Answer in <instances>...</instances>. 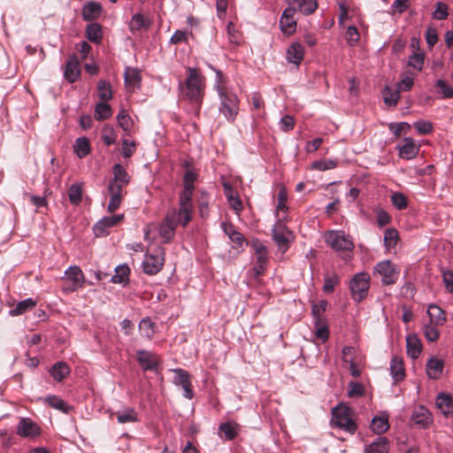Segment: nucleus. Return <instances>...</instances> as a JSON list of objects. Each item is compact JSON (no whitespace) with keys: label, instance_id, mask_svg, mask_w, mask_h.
Segmentation results:
<instances>
[{"label":"nucleus","instance_id":"obj_43","mask_svg":"<svg viewBox=\"0 0 453 453\" xmlns=\"http://www.w3.org/2000/svg\"><path fill=\"white\" fill-rule=\"evenodd\" d=\"M36 305V303L32 298H27L19 302L16 306L10 311L12 316H19L29 310H32Z\"/></svg>","mask_w":453,"mask_h":453},{"label":"nucleus","instance_id":"obj_46","mask_svg":"<svg viewBox=\"0 0 453 453\" xmlns=\"http://www.w3.org/2000/svg\"><path fill=\"white\" fill-rule=\"evenodd\" d=\"M112 114L111 106L106 102L96 104L95 108V118L97 120H104L109 119Z\"/></svg>","mask_w":453,"mask_h":453},{"label":"nucleus","instance_id":"obj_33","mask_svg":"<svg viewBox=\"0 0 453 453\" xmlns=\"http://www.w3.org/2000/svg\"><path fill=\"white\" fill-rule=\"evenodd\" d=\"M289 4H294L298 7L300 12L304 15H310L313 13L318 8V3L316 0H287Z\"/></svg>","mask_w":453,"mask_h":453},{"label":"nucleus","instance_id":"obj_12","mask_svg":"<svg viewBox=\"0 0 453 453\" xmlns=\"http://www.w3.org/2000/svg\"><path fill=\"white\" fill-rule=\"evenodd\" d=\"M374 273L381 277V282L384 285H392L397 280L398 273L390 260H383L378 263L374 267Z\"/></svg>","mask_w":453,"mask_h":453},{"label":"nucleus","instance_id":"obj_22","mask_svg":"<svg viewBox=\"0 0 453 453\" xmlns=\"http://www.w3.org/2000/svg\"><path fill=\"white\" fill-rule=\"evenodd\" d=\"M411 418L415 424L422 427H427L432 422L429 411L423 405H419L414 409Z\"/></svg>","mask_w":453,"mask_h":453},{"label":"nucleus","instance_id":"obj_15","mask_svg":"<svg viewBox=\"0 0 453 453\" xmlns=\"http://www.w3.org/2000/svg\"><path fill=\"white\" fill-rule=\"evenodd\" d=\"M41 433L38 425L29 418H22L17 425V434L25 438H35Z\"/></svg>","mask_w":453,"mask_h":453},{"label":"nucleus","instance_id":"obj_27","mask_svg":"<svg viewBox=\"0 0 453 453\" xmlns=\"http://www.w3.org/2000/svg\"><path fill=\"white\" fill-rule=\"evenodd\" d=\"M108 191L111 198L107 209L110 212H113L120 206L122 188L115 184H109Z\"/></svg>","mask_w":453,"mask_h":453},{"label":"nucleus","instance_id":"obj_13","mask_svg":"<svg viewBox=\"0 0 453 453\" xmlns=\"http://www.w3.org/2000/svg\"><path fill=\"white\" fill-rule=\"evenodd\" d=\"M174 378L173 384L175 386L180 387L183 389V396L188 400L192 399L194 396V393L192 390V384L190 380L189 373L180 368L174 369Z\"/></svg>","mask_w":453,"mask_h":453},{"label":"nucleus","instance_id":"obj_16","mask_svg":"<svg viewBox=\"0 0 453 453\" xmlns=\"http://www.w3.org/2000/svg\"><path fill=\"white\" fill-rule=\"evenodd\" d=\"M296 12L295 7H288L283 11L280 19V27L283 34L291 35L296 29V20L294 15Z\"/></svg>","mask_w":453,"mask_h":453},{"label":"nucleus","instance_id":"obj_55","mask_svg":"<svg viewBox=\"0 0 453 453\" xmlns=\"http://www.w3.org/2000/svg\"><path fill=\"white\" fill-rule=\"evenodd\" d=\"M391 202L398 210H404L408 205L407 197L401 192L393 193L391 196Z\"/></svg>","mask_w":453,"mask_h":453},{"label":"nucleus","instance_id":"obj_54","mask_svg":"<svg viewBox=\"0 0 453 453\" xmlns=\"http://www.w3.org/2000/svg\"><path fill=\"white\" fill-rule=\"evenodd\" d=\"M411 128V125L407 122L390 123L388 125V129L390 132H392L397 137H400L402 134H407Z\"/></svg>","mask_w":453,"mask_h":453},{"label":"nucleus","instance_id":"obj_17","mask_svg":"<svg viewBox=\"0 0 453 453\" xmlns=\"http://www.w3.org/2000/svg\"><path fill=\"white\" fill-rule=\"evenodd\" d=\"M399 157L407 160L414 158L419 152V145L411 137H405L403 144L397 145Z\"/></svg>","mask_w":453,"mask_h":453},{"label":"nucleus","instance_id":"obj_28","mask_svg":"<svg viewBox=\"0 0 453 453\" xmlns=\"http://www.w3.org/2000/svg\"><path fill=\"white\" fill-rule=\"evenodd\" d=\"M407 354L412 359H416L421 353L422 344L416 334L408 335L406 338Z\"/></svg>","mask_w":453,"mask_h":453},{"label":"nucleus","instance_id":"obj_21","mask_svg":"<svg viewBox=\"0 0 453 453\" xmlns=\"http://www.w3.org/2000/svg\"><path fill=\"white\" fill-rule=\"evenodd\" d=\"M122 219L123 215L104 217L102 219L97 221V223L94 226V231L96 234L97 236L104 234L107 228L117 225Z\"/></svg>","mask_w":453,"mask_h":453},{"label":"nucleus","instance_id":"obj_19","mask_svg":"<svg viewBox=\"0 0 453 453\" xmlns=\"http://www.w3.org/2000/svg\"><path fill=\"white\" fill-rule=\"evenodd\" d=\"M177 226L178 225L174 223L168 215H165L159 226V234L163 239V242L167 243L171 242V240L174 237Z\"/></svg>","mask_w":453,"mask_h":453},{"label":"nucleus","instance_id":"obj_39","mask_svg":"<svg viewBox=\"0 0 453 453\" xmlns=\"http://www.w3.org/2000/svg\"><path fill=\"white\" fill-rule=\"evenodd\" d=\"M115 414L119 424L134 423L138 420L137 412L131 407L119 411Z\"/></svg>","mask_w":453,"mask_h":453},{"label":"nucleus","instance_id":"obj_1","mask_svg":"<svg viewBox=\"0 0 453 453\" xmlns=\"http://www.w3.org/2000/svg\"><path fill=\"white\" fill-rule=\"evenodd\" d=\"M188 76L184 82H180L182 97L193 104L198 112L204 96L205 80L196 68H188Z\"/></svg>","mask_w":453,"mask_h":453},{"label":"nucleus","instance_id":"obj_45","mask_svg":"<svg viewBox=\"0 0 453 453\" xmlns=\"http://www.w3.org/2000/svg\"><path fill=\"white\" fill-rule=\"evenodd\" d=\"M314 326H315V337L318 340H320L321 342H326L329 337V330L328 326L326 321L324 320H314Z\"/></svg>","mask_w":453,"mask_h":453},{"label":"nucleus","instance_id":"obj_58","mask_svg":"<svg viewBox=\"0 0 453 453\" xmlns=\"http://www.w3.org/2000/svg\"><path fill=\"white\" fill-rule=\"evenodd\" d=\"M424 334L428 342H433L439 339L440 332L434 324L430 323L424 326Z\"/></svg>","mask_w":453,"mask_h":453},{"label":"nucleus","instance_id":"obj_40","mask_svg":"<svg viewBox=\"0 0 453 453\" xmlns=\"http://www.w3.org/2000/svg\"><path fill=\"white\" fill-rule=\"evenodd\" d=\"M50 372L56 380L61 381L70 373V368L65 362H57Z\"/></svg>","mask_w":453,"mask_h":453},{"label":"nucleus","instance_id":"obj_25","mask_svg":"<svg viewBox=\"0 0 453 453\" xmlns=\"http://www.w3.org/2000/svg\"><path fill=\"white\" fill-rule=\"evenodd\" d=\"M390 373L395 382L401 381L405 377L403 360L402 357L395 356L390 362Z\"/></svg>","mask_w":453,"mask_h":453},{"label":"nucleus","instance_id":"obj_48","mask_svg":"<svg viewBox=\"0 0 453 453\" xmlns=\"http://www.w3.org/2000/svg\"><path fill=\"white\" fill-rule=\"evenodd\" d=\"M399 239L398 232L395 228H388L384 233V245L387 249L394 248Z\"/></svg>","mask_w":453,"mask_h":453},{"label":"nucleus","instance_id":"obj_60","mask_svg":"<svg viewBox=\"0 0 453 453\" xmlns=\"http://www.w3.org/2000/svg\"><path fill=\"white\" fill-rule=\"evenodd\" d=\"M448 6L446 4L438 2L436 4V8L433 12V17L438 20L446 19L448 17Z\"/></svg>","mask_w":453,"mask_h":453},{"label":"nucleus","instance_id":"obj_30","mask_svg":"<svg viewBox=\"0 0 453 453\" xmlns=\"http://www.w3.org/2000/svg\"><path fill=\"white\" fill-rule=\"evenodd\" d=\"M303 58V47L299 42H293L287 50V60L289 63L299 65Z\"/></svg>","mask_w":453,"mask_h":453},{"label":"nucleus","instance_id":"obj_61","mask_svg":"<svg viewBox=\"0 0 453 453\" xmlns=\"http://www.w3.org/2000/svg\"><path fill=\"white\" fill-rule=\"evenodd\" d=\"M360 35L355 26H349L346 31V40L349 45H355L359 41Z\"/></svg>","mask_w":453,"mask_h":453},{"label":"nucleus","instance_id":"obj_3","mask_svg":"<svg viewBox=\"0 0 453 453\" xmlns=\"http://www.w3.org/2000/svg\"><path fill=\"white\" fill-rule=\"evenodd\" d=\"M168 215L174 223L185 227L192 219L193 203L192 199L187 197H179V209H173L167 211Z\"/></svg>","mask_w":453,"mask_h":453},{"label":"nucleus","instance_id":"obj_6","mask_svg":"<svg viewBox=\"0 0 453 453\" xmlns=\"http://www.w3.org/2000/svg\"><path fill=\"white\" fill-rule=\"evenodd\" d=\"M325 242L335 251H351L354 248L350 237L342 231H328L325 234Z\"/></svg>","mask_w":453,"mask_h":453},{"label":"nucleus","instance_id":"obj_49","mask_svg":"<svg viewBox=\"0 0 453 453\" xmlns=\"http://www.w3.org/2000/svg\"><path fill=\"white\" fill-rule=\"evenodd\" d=\"M199 215L203 219L209 217V196L206 192H202L197 200Z\"/></svg>","mask_w":453,"mask_h":453},{"label":"nucleus","instance_id":"obj_2","mask_svg":"<svg viewBox=\"0 0 453 453\" xmlns=\"http://www.w3.org/2000/svg\"><path fill=\"white\" fill-rule=\"evenodd\" d=\"M216 84L215 89L219 97V111L229 122H234L239 112V99L236 94L228 89L227 88L220 85L222 79V73L216 71Z\"/></svg>","mask_w":453,"mask_h":453},{"label":"nucleus","instance_id":"obj_7","mask_svg":"<svg viewBox=\"0 0 453 453\" xmlns=\"http://www.w3.org/2000/svg\"><path fill=\"white\" fill-rule=\"evenodd\" d=\"M349 288L352 298L361 302L366 296L370 288V275L366 273H358L351 280Z\"/></svg>","mask_w":453,"mask_h":453},{"label":"nucleus","instance_id":"obj_24","mask_svg":"<svg viewBox=\"0 0 453 453\" xmlns=\"http://www.w3.org/2000/svg\"><path fill=\"white\" fill-rule=\"evenodd\" d=\"M113 178L109 184H115L121 188L129 182L130 177L124 167L119 164H115L112 167Z\"/></svg>","mask_w":453,"mask_h":453},{"label":"nucleus","instance_id":"obj_64","mask_svg":"<svg viewBox=\"0 0 453 453\" xmlns=\"http://www.w3.org/2000/svg\"><path fill=\"white\" fill-rule=\"evenodd\" d=\"M441 274L447 291L453 294V273L449 270H442Z\"/></svg>","mask_w":453,"mask_h":453},{"label":"nucleus","instance_id":"obj_63","mask_svg":"<svg viewBox=\"0 0 453 453\" xmlns=\"http://www.w3.org/2000/svg\"><path fill=\"white\" fill-rule=\"evenodd\" d=\"M436 88L439 92L443 95L444 98L453 97V88L442 80H438L436 82Z\"/></svg>","mask_w":453,"mask_h":453},{"label":"nucleus","instance_id":"obj_8","mask_svg":"<svg viewBox=\"0 0 453 453\" xmlns=\"http://www.w3.org/2000/svg\"><path fill=\"white\" fill-rule=\"evenodd\" d=\"M63 291L71 293L81 288L84 282V275L79 266L72 265L65 272L62 278Z\"/></svg>","mask_w":453,"mask_h":453},{"label":"nucleus","instance_id":"obj_57","mask_svg":"<svg viewBox=\"0 0 453 453\" xmlns=\"http://www.w3.org/2000/svg\"><path fill=\"white\" fill-rule=\"evenodd\" d=\"M116 134L112 127L105 126L103 128L102 139L106 145H111L116 142Z\"/></svg>","mask_w":453,"mask_h":453},{"label":"nucleus","instance_id":"obj_44","mask_svg":"<svg viewBox=\"0 0 453 453\" xmlns=\"http://www.w3.org/2000/svg\"><path fill=\"white\" fill-rule=\"evenodd\" d=\"M97 95L103 102H107L112 97V89L111 84L104 81L100 80L97 82Z\"/></svg>","mask_w":453,"mask_h":453},{"label":"nucleus","instance_id":"obj_32","mask_svg":"<svg viewBox=\"0 0 453 453\" xmlns=\"http://www.w3.org/2000/svg\"><path fill=\"white\" fill-rule=\"evenodd\" d=\"M126 86L129 88H139L141 82V74L138 69L127 67L124 73Z\"/></svg>","mask_w":453,"mask_h":453},{"label":"nucleus","instance_id":"obj_11","mask_svg":"<svg viewBox=\"0 0 453 453\" xmlns=\"http://www.w3.org/2000/svg\"><path fill=\"white\" fill-rule=\"evenodd\" d=\"M136 360L145 372H157L160 364V358L157 354L145 349L136 351Z\"/></svg>","mask_w":453,"mask_h":453},{"label":"nucleus","instance_id":"obj_38","mask_svg":"<svg viewBox=\"0 0 453 453\" xmlns=\"http://www.w3.org/2000/svg\"><path fill=\"white\" fill-rule=\"evenodd\" d=\"M130 269L127 265H120L115 268V273L111 281L118 284H126L129 280Z\"/></svg>","mask_w":453,"mask_h":453},{"label":"nucleus","instance_id":"obj_59","mask_svg":"<svg viewBox=\"0 0 453 453\" xmlns=\"http://www.w3.org/2000/svg\"><path fill=\"white\" fill-rule=\"evenodd\" d=\"M413 127L419 134H427L433 130V124L430 121L423 119L415 121Z\"/></svg>","mask_w":453,"mask_h":453},{"label":"nucleus","instance_id":"obj_35","mask_svg":"<svg viewBox=\"0 0 453 453\" xmlns=\"http://www.w3.org/2000/svg\"><path fill=\"white\" fill-rule=\"evenodd\" d=\"M389 428L388 416L383 414L376 416L372 419L371 429L377 434H381Z\"/></svg>","mask_w":453,"mask_h":453},{"label":"nucleus","instance_id":"obj_52","mask_svg":"<svg viewBox=\"0 0 453 453\" xmlns=\"http://www.w3.org/2000/svg\"><path fill=\"white\" fill-rule=\"evenodd\" d=\"M326 306L327 302L325 300H320L318 303L312 304L311 313L313 316V320L326 319L324 317V312L326 311Z\"/></svg>","mask_w":453,"mask_h":453},{"label":"nucleus","instance_id":"obj_10","mask_svg":"<svg viewBox=\"0 0 453 453\" xmlns=\"http://www.w3.org/2000/svg\"><path fill=\"white\" fill-rule=\"evenodd\" d=\"M292 238V233L286 225L279 219L273 229V239L282 252L287 251Z\"/></svg>","mask_w":453,"mask_h":453},{"label":"nucleus","instance_id":"obj_53","mask_svg":"<svg viewBox=\"0 0 453 453\" xmlns=\"http://www.w3.org/2000/svg\"><path fill=\"white\" fill-rule=\"evenodd\" d=\"M219 430L224 434L226 440H233L237 434L236 425L231 422L221 424L219 426Z\"/></svg>","mask_w":453,"mask_h":453},{"label":"nucleus","instance_id":"obj_37","mask_svg":"<svg viewBox=\"0 0 453 453\" xmlns=\"http://www.w3.org/2000/svg\"><path fill=\"white\" fill-rule=\"evenodd\" d=\"M73 149L79 158H84L90 153L89 140L87 137L77 138Z\"/></svg>","mask_w":453,"mask_h":453},{"label":"nucleus","instance_id":"obj_34","mask_svg":"<svg viewBox=\"0 0 453 453\" xmlns=\"http://www.w3.org/2000/svg\"><path fill=\"white\" fill-rule=\"evenodd\" d=\"M426 312L430 319L431 324L440 326L442 325L446 320L444 311L436 304H430Z\"/></svg>","mask_w":453,"mask_h":453},{"label":"nucleus","instance_id":"obj_4","mask_svg":"<svg viewBox=\"0 0 453 453\" xmlns=\"http://www.w3.org/2000/svg\"><path fill=\"white\" fill-rule=\"evenodd\" d=\"M350 411V409L345 406L335 407L332 411V422L334 426L353 434L357 430V425Z\"/></svg>","mask_w":453,"mask_h":453},{"label":"nucleus","instance_id":"obj_9","mask_svg":"<svg viewBox=\"0 0 453 453\" xmlns=\"http://www.w3.org/2000/svg\"><path fill=\"white\" fill-rule=\"evenodd\" d=\"M251 248L256 254V262L252 268L256 277L264 273V271L268 263V251L266 246L259 240H253Z\"/></svg>","mask_w":453,"mask_h":453},{"label":"nucleus","instance_id":"obj_23","mask_svg":"<svg viewBox=\"0 0 453 453\" xmlns=\"http://www.w3.org/2000/svg\"><path fill=\"white\" fill-rule=\"evenodd\" d=\"M435 404L444 416H453V402L449 394H439L436 397Z\"/></svg>","mask_w":453,"mask_h":453},{"label":"nucleus","instance_id":"obj_62","mask_svg":"<svg viewBox=\"0 0 453 453\" xmlns=\"http://www.w3.org/2000/svg\"><path fill=\"white\" fill-rule=\"evenodd\" d=\"M410 7V0H395L391 5L393 13L402 14Z\"/></svg>","mask_w":453,"mask_h":453},{"label":"nucleus","instance_id":"obj_5","mask_svg":"<svg viewBox=\"0 0 453 453\" xmlns=\"http://www.w3.org/2000/svg\"><path fill=\"white\" fill-rule=\"evenodd\" d=\"M165 263V250L162 247H157L151 253L144 256L142 262L143 272L149 275H155L159 273Z\"/></svg>","mask_w":453,"mask_h":453},{"label":"nucleus","instance_id":"obj_42","mask_svg":"<svg viewBox=\"0 0 453 453\" xmlns=\"http://www.w3.org/2000/svg\"><path fill=\"white\" fill-rule=\"evenodd\" d=\"M388 441L385 437H378V439L372 442L366 449L365 453H388Z\"/></svg>","mask_w":453,"mask_h":453},{"label":"nucleus","instance_id":"obj_47","mask_svg":"<svg viewBox=\"0 0 453 453\" xmlns=\"http://www.w3.org/2000/svg\"><path fill=\"white\" fill-rule=\"evenodd\" d=\"M155 324L149 319H142L139 323V330L142 336L151 339L155 334Z\"/></svg>","mask_w":453,"mask_h":453},{"label":"nucleus","instance_id":"obj_29","mask_svg":"<svg viewBox=\"0 0 453 453\" xmlns=\"http://www.w3.org/2000/svg\"><path fill=\"white\" fill-rule=\"evenodd\" d=\"M426 374L428 378L436 380L442 373L444 363L436 357H431L426 363Z\"/></svg>","mask_w":453,"mask_h":453},{"label":"nucleus","instance_id":"obj_36","mask_svg":"<svg viewBox=\"0 0 453 453\" xmlns=\"http://www.w3.org/2000/svg\"><path fill=\"white\" fill-rule=\"evenodd\" d=\"M87 38L94 43H101L103 39L102 26L98 23H90L86 27Z\"/></svg>","mask_w":453,"mask_h":453},{"label":"nucleus","instance_id":"obj_41","mask_svg":"<svg viewBox=\"0 0 453 453\" xmlns=\"http://www.w3.org/2000/svg\"><path fill=\"white\" fill-rule=\"evenodd\" d=\"M382 96L388 106H395L400 98V91L397 88H392L389 86H386L382 91Z\"/></svg>","mask_w":453,"mask_h":453},{"label":"nucleus","instance_id":"obj_18","mask_svg":"<svg viewBox=\"0 0 453 453\" xmlns=\"http://www.w3.org/2000/svg\"><path fill=\"white\" fill-rule=\"evenodd\" d=\"M64 75L65 80L70 83H73L79 79L81 75V69L80 61L76 55L71 56L67 60Z\"/></svg>","mask_w":453,"mask_h":453},{"label":"nucleus","instance_id":"obj_51","mask_svg":"<svg viewBox=\"0 0 453 453\" xmlns=\"http://www.w3.org/2000/svg\"><path fill=\"white\" fill-rule=\"evenodd\" d=\"M117 119L119 126L124 131L128 132L133 127V120L124 109L119 111Z\"/></svg>","mask_w":453,"mask_h":453},{"label":"nucleus","instance_id":"obj_14","mask_svg":"<svg viewBox=\"0 0 453 453\" xmlns=\"http://www.w3.org/2000/svg\"><path fill=\"white\" fill-rule=\"evenodd\" d=\"M221 229L232 242V247L234 250H242L243 246L247 244V241L243 234L235 229V226L229 222H221Z\"/></svg>","mask_w":453,"mask_h":453},{"label":"nucleus","instance_id":"obj_56","mask_svg":"<svg viewBox=\"0 0 453 453\" xmlns=\"http://www.w3.org/2000/svg\"><path fill=\"white\" fill-rule=\"evenodd\" d=\"M48 402L51 407L59 410L64 413H68L71 409V407L65 401L57 396H49Z\"/></svg>","mask_w":453,"mask_h":453},{"label":"nucleus","instance_id":"obj_31","mask_svg":"<svg viewBox=\"0 0 453 453\" xmlns=\"http://www.w3.org/2000/svg\"><path fill=\"white\" fill-rule=\"evenodd\" d=\"M196 174L191 171H187L183 176V190L180 193L179 197H187L192 199L194 190V181Z\"/></svg>","mask_w":453,"mask_h":453},{"label":"nucleus","instance_id":"obj_26","mask_svg":"<svg viewBox=\"0 0 453 453\" xmlns=\"http://www.w3.org/2000/svg\"><path fill=\"white\" fill-rule=\"evenodd\" d=\"M102 13V6L97 2H89L82 7V19L86 21L97 19Z\"/></svg>","mask_w":453,"mask_h":453},{"label":"nucleus","instance_id":"obj_50","mask_svg":"<svg viewBox=\"0 0 453 453\" xmlns=\"http://www.w3.org/2000/svg\"><path fill=\"white\" fill-rule=\"evenodd\" d=\"M68 196L71 203L77 205L81 201L82 188L81 185L74 183L71 185L68 190Z\"/></svg>","mask_w":453,"mask_h":453},{"label":"nucleus","instance_id":"obj_20","mask_svg":"<svg viewBox=\"0 0 453 453\" xmlns=\"http://www.w3.org/2000/svg\"><path fill=\"white\" fill-rule=\"evenodd\" d=\"M151 24L150 19L143 16L142 13H135L130 20L129 29L133 34H135L142 30H149Z\"/></svg>","mask_w":453,"mask_h":453}]
</instances>
